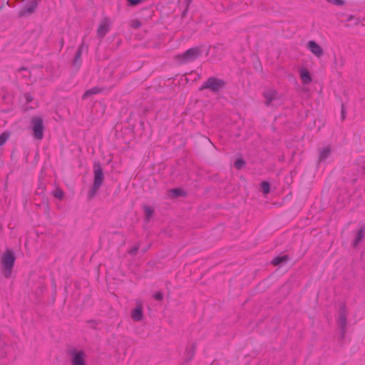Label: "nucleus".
Instances as JSON below:
<instances>
[{
  "label": "nucleus",
  "instance_id": "nucleus-17",
  "mask_svg": "<svg viewBox=\"0 0 365 365\" xmlns=\"http://www.w3.org/2000/svg\"><path fill=\"white\" fill-rule=\"evenodd\" d=\"M53 195L56 198H57L60 200H62L64 198L63 191L58 187H57L54 190Z\"/></svg>",
  "mask_w": 365,
  "mask_h": 365
},
{
  "label": "nucleus",
  "instance_id": "nucleus-25",
  "mask_svg": "<svg viewBox=\"0 0 365 365\" xmlns=\"http://www.w3.org/2000/svg\"><path fill=\"white\" fill-rule=\"evenodd\" d=\"M130 26L134 29H138L141 26V22L138 19H134L130 21Z\"/></svg>",
  "mask_w": 365,
  "mask_h": 365
},
{
  "label": "nucleus",
  "instance_id": "nucleus-13",
  "mask_svg": "<svg viewBox=\"0 0 365 365\" xmlns=\"http://www.w3.org/2000/svg\"><path fill=\"white\" fill-rule=\"evenodd\" d=\"M169 197L171 198H176L180 196H185V192L180 188H175L168 191Z\"/></svg>",
  "mask_w": 365,
  "mask_h": 365
},
{
  "label": "nucleus",
  "instance_id": "nucleus-6",
  "mask_svg": "<svg viewBox=\"0 0 365 365\" xmlns=\"http://www.w3.org/2000/svg\"><path fill=\"white\" fill-rule=\"evenodd\" d=\"M86 356V353L83 351H72L71 352V365H87Z\"/></svg>",
  "mask_w": 365,
  "mask_h": 365
},
{
  "label": "nucleus",
  "instance_id": "nucleus-28",
  "mask_svg": "<svg viewBox=\"0 0 365 365\" xmlns=\"http://www.w3.org/2000/svg\"><path fill=\"white\" fill-rule=\"evenodd\" d=\"M138 249H139L138 246H135L133 248H131L130 250H129L128 252L131 255H135L137 253Z\"/></svg>",
  "mask_w": 365,
  "mask_h": 365
},
{
  "label": "nucleus",
  "instance_id": "nucleus-16",
  "mask_svg": "<svg viewBox=\"0 0 365 365\" xmlns=\"http://www.w3.org/2000/svg\"><path fill=\"white\" fill-rule=\"evenodd\" d=\"M365 229L364 227L361 228L357 232L356 237L354 240V246H356L359 242L363 239L364 235Z\"/></svg>",
  "mask_w": 365,
  "mask_h": 365
},
{
  "label": "nucleus",
  "instance_id": "nucleus-14",
  "mask_svg": "<svg viewBox=\"0 0 365 365\" xmlns=\"http://www.w3.org/2000/svg\"><path fill=\"white\" fill-rule=\"evenodd\" d=\"M260 191L264 195H267L270 192V184L267 181H263L260 184Z\"/></svg>",
  "mask_w": 365,
  "mask_h": 365
},
{
  "label": "nucleus",
  "instance_id": "nucleus-20",
  "mask_svg": "<svg viewBox=\"0 0 365 365\" xmlns=\"http://www.w3.org/2000/svg\"><path fill=\"white\" fill-rule=\"evenodd\" d=\"M287 257L284 256V257H275L273 259V260L272 261V264L274 265V266H277L279 264H280L281 263L287 261Z\"/></svg>",
  "mask_w": 365,
  "mask_h": 365
},
{
  "label": "nucleus",
  "instance_id": "nucleus-22",
  "mask_svg": "<svg viewBox=\"0 0 365 365\" xmlns=\"http://www.w3.org/2000/svg\"><path fill=\"white\" fill-rule=\"evenodd\" d=\"M196 346L194 344L189 345L186 349V352L190 356V357H192L195 351Z\"/></svg>",
  "mask_w": 365,
  "mask_h": 365
},
{
  "label": "nucleus",
  "instance_id": "nucleus-11",
  "mask_svg": "<svg viewBox=\"0 0 365 365\" xmlns=\"http://www.w3.org/2000/svg\"><path fill=\"white\" fill-rule=\"evenodd\" d=\"M332 148L330 145L322 147L318 150V162H324L331 154Z\"/></svg>",
  "mask_w": 365,
  "mask_h": 365
},
{
  "label": "nucleus",
  "instance_id": "nucleus-10",
  "mask_svg": "<svg viewBox=\"0 0 365 365\" xmlns=\"http://www.w3.org/2000/svg\"><path fill=\"white\" fill-rule=\"evenodd\" d=\"M130 318L135 322H140L143 319V309L141 304H138L130 311Z\"/></svg>",
  "mask_w": 365,
  "mask_h": 365
},
{
  "label": "nucleus",
  "instance_id": "nucleus-2",
  "mask_svg": "<svg viewBox=\"0 0 365 365\" xmlns=\"http://www.w3.org/2000/svg\"><path fill=\"white\" fill-rule=\"evenodd\" d=\"M93 184L91 189V195L93 196L104 181L103 169L99 163H95L93 168Z\"/></svg>",
  "mask_w": 365,
  "mask_h": 365
},
{
  "label": "nucleus",
  "instance_id": "nucleus-1",
  "mask_svg": "<svg viewBox=\"0 0 365 365\" xmlns=\"http://www.w3.org/2000/svg\"><path fill=\"white\" fill-rule=\"evenodd\" d=\"M16 260L14 252L11 250H6L1 257V264L3 274L9 278L12 272V269Z\"/></svg>",
  "mask_w": 365,
  "mask_h": 365
},
{
  "label": "nucleus",
  "instance_id": "nucleus-19",
  "mask_svg": "<svg viewBox=\"0 0 365 365\" xmlns=\"http://www.w3.org/2000/svg\"><path fill=\"white\" fill-rule=\"evenodd\" d=\"M35 8H36L35 4L28 5L24 9V10H22L21 11V15H24L26 13L31 14L34 12Z\"/></svg>",
  "mask_w": 365,
  "mask_h": 365
},
{
  "label": "nucleus",
  "instance_id": "nucleus-3",
  "mask_svg": "<svg viewBox=\"0 0 365 365\" xmlns=\"http://www.w3.org/2000/svg\"><path fill=\"white\" fill-rule=\"evenodd\" d=\"M31 130L34 138L41 140L43 138V119L41 116H34L31 120Z\"/></svg>",
  "mask_w": 365,
  "mask_h": 365
},
{
  "label": "nucleus",
  "instance_id": "nucleus-5",
  "mask_svg": "<svg viewBox=\"0 0 365 365\" xmlns=\"http://www.w3.org/2000/svg\"><path fill=\"white\" fill-rule=\"evenodd\" d=\"M200 53L201 52L199 48H192L187 50L184 53L177 56L176 58L180 63H185L195 60L200 55Z\"/></svg>",
  "mask_w": 365,
  "mask_h": 365
},
{
  "label": "nucleus",
  "instance_id": "nucleus-15",
  "mask_svg": "<svg viewBox=\"0 0 365 365\" xmlns=\"http://www.w3.org/2000/svg\"><path fill=\"white\" fill-rule=\"evenodd\" d=\"M143 210L146 220H149L154 214V209L150 206H144Z\"/></svg>",
  "mask_w": 365,
  "mask_h": 365
},
{
  "label": "nucleus",
  "instance_id": "nucleus-12",
  "mask_svg": "<svg viewBox=\"0 0 365 365\" xmlns=\"http://www.w3.org/2000/svg\"><path fill=\"white\" fill-rule=\"evenodd\" d=\"M277 91L274 89H267L263 93V96L265 98V104L269 106L271 103L277 98Z\"/></svg>",
  "mask_w": 365,
  "mask_h": 365
},
{
  "label": "nucleus",
  "instance_id": "nucleus-27",
  "mask_svg": "<svg viewBox=\"0 0 365 365\" xmlns=\"http://www.w3.org/2000/svg\"><path fill=\"white\" fill-rule=\"evenodd\" d=\"M153 298L155 299V300H158V301H162L163 300V295L161 292H158L154 294L153 295Z\"/></svg>",
  "mask_w": 365,
  "mask_h": 365
},
{
  "label": "nucleus",
  "instance_id": "nucleus-4",
  "mask_svg": "<svg viewBox=\"0 0 365 365\" xmlns=\"http://www.w3.org/2000/svg\"><path fill=\"white\" fill-rule=\"evenodd\" d=\"M225 86V82L220 78H210L203 86L200 88V91L204 89H210L213 92H218Z\"/></svg>",
  "mask_w": 365,
  "mask_h": 365
},
{
  "label": "nucleus",
  "instance_id": "nucleus-30",
  "mask_svg": "<svg viewBox=\"0 0 365 365\" xmlns=\"http://www.w3.org/2000/svg\"><path fill=\"white\" fill-rule=\"evenodd\" d=\"M26 100H27V101H32V98L29 96H27Z\"/></svg>",
  "mask_w": 365,
  "mask_h": 365
},
{
  "label": "nucleus",
  "instance_id": "nucleus-26",
  "mask_svg": "<svg viewBox=\"0 0 365 365\" xmlns=\"http://www.w3.org/2000/svg\"><path fill=\"white\" fill-rule=\"evenodd\" d=\"M244 164V161L242 160L239 159L235 163V166L237 169H241L243 167Z\"/></svg>",
  "mask_w": 365,
  "mask_h": 365
},
{
  "label": "nucleus",
  "instance_id": "nucleus-8",
  "mask_svg": "<svg viewBox=\"0 0 365 365\" xmlns=\"http://www.w3.org/2000/svg\"><path fill=\"white\" fill-rule=\"evenodd\" d=\"M299 75L303 85L307 86L312 82V75L309 69L304 66L299 68Z\"/></svg>",
  "mask_w": 365,
  "mask_h": 365
},
{
  "label": "nucleus",
  "instance_id": "nucleus-7",
  "mask_svg": "<svg viewBox=\"0 0 365 365\" xmlns=\"http://www.w3.org/2000/svg\"><path fill=\"white\" fill-rule=\"evenodd\" d=\"M306 47L314 56L318 58H322L324 54V49L321 45L315 41H309L306 44Z\"/></svg>",
  "mask_w": 365,
  "mask_h": 365
},
{
  "label": "nucleus",
  "instance_id": "nucleus-24",
  "mask_svg": "<svg viewBox=\"0 0 365 365\" xmlns=\"http://www.w3.org/2000/svg\"><path fill=\"white\" fill-rule=\"evenodd\" d=\"M328 3L336 6H343L345 4V0H326Z\"/></svg>",
  "mask_w": 365,
  "mask_h": 365
},
{
  "label": "nucleus",
  "instance_id": "nucleus-18",
  "mask_svg": "<svg viewBox=\"0 0 365 365\" xmlns=\"http://www.w3.org/2000/svg\"><path fill=\"white\" fill-rule=\"evenodd\" d=\"M10 138V133L4 132L0 135V147L2 146Z\"/></svg>",
  "mask_w": 365,
  "mask_h": 365
},
{
  "label": "nucleus",
  "instance_id": "nucleus-21",
  "mask_svg": "<svg viewBox=\"0 0 365 365\" xmlns=\"http://www.w3.org/2000/svg\"><path fill=\"white\" fill-rule=\"evenodd\" d=\"M100 92V90L98 88H93L91 90L87 91L83 96V98H88L91 95L96 94Z\"/></svg>",
  "mask_w": 365,
  "mask_h": 365
},
{
  "label": "nucleus",
  "instance_id": "nucleus-23",
  "mask_svg": "<svg viewBox=\"0 0 365 365\" xmlns=\"http://www.w3.org/2000/svg\"><path fill=\"white\" fill-rule=\"evenodd\" d=\"M339 324L342 329L345 328L346 325V318L344 314L340 316L339 319Z\"/></svg>",
  "mask_w": 365,
  "mask_h": 365
},
{
  "label": "nucleus",
  "instance_id": "nucleus-29",
  "mask_svg": "<svg viewBox=\"0 0 365 365\" xmlns=\"http://www.w3.org/2000/svg\"><path fill=\"white\" fill-rule=\"evenodd\" d=\"M131 5H136L140 2L141 0H128Z\"/></svg>",
  "mask_w": 365,
  "mask_h": 365
},
{
  "label": "nucleus",
  "instance_id": "nucleus-9",
  "mask_svg": "<svg viewBox=\"0 0 365 365\" xmlns=\"http://www.w3.org/2000/svg\"><path fill=\"white\" fill-rule=\"evenodd\" d=\"M110 21L108 18H104L100 23L97 29V36L99 38H103L108 32L110 26Z\"/></svg>",
  "mask_w": 365,
  "mask_h": 365
}]
</instances>
